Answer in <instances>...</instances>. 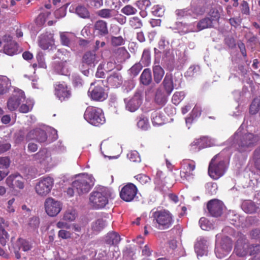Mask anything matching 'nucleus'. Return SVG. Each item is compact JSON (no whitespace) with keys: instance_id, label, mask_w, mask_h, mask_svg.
<instances>
[{"instance_id":"61","label":"nucleus","mask_w":260,"mask_h":260,"mask_svg":"<svg viewBox=\"0 0 260 260\" xmlns=\"http://www.w3.org/2000/svg\"><path fill=\"white\" fill-rule=\"evenodd\" d=\"M20 243L21 244V248L24 251H27L30 250L32 247V244L25 240H20Z\"/></svg>"},{"instance_id":"62","label":"nucleus","mask_w":260,"mask_h":260,"mask_svg":"<svg viewBox=\"0 0 260 260\" xmlns=\"http://www.w3.org/2000/svg\"><path fill=\"white\" fill-rule=\"evenodd\" d=\"M260 252V245H250L248 253L250 255H255Z\"/></svg>"},{"instance_id":"57","label":"nucleus","mask_w":260,"mask_h":260,"mask_svg":"<svg viewBox=\"0 0 260 260\" xmlns=\"http://www.w3.org/2000/svg\"><path fill=\"white\" fill-rule=\"evenodd\" d=\"M207 191L210 194H215L217 189V185L216 183L209 182L206 185Z\"/></svg>"},{"instance_id":"13","label":"nucleus","mask_w":260,"mask_h":260,"mask_svg":"<svg viewBox=\"0 0 260 260\" xmlns=\"http://www.w3.org/2000/svg\"><path fill=\"white\" fill-rule=\"evenodd\" d=\"M54 89L55 95L60 101H64L70 98V88L64 82H56L54 85Z\"/></svg>"},{"instance_id":"41","label":"nucleus","mask_w":260,"mask_h":260,"mask_svg":"<svg viewBox=\"0 0 260 260\" xmlns=\"http://www.w3.org/2000/svg\"><path fill=\"white\" fill-rule=\"evenodd\" d=\"M151 61L150 51L149 49H144L142 55L141 63L143 66H148L150 64Z\"/></svg>"},{"instance_id":"53","label":"nucleus","mask_w":260,"mask_h":260,"mask_svg":"<svg viewBox=\"0 0 260 260\" xmlns=\"http://www.w3.org/2000/svg\"><path fill=\"white\" fill-rule=\"evenodd\" d=\"M111 44L113 46H118L124 44L125 40L121 36L114 37L111 38Z\"/></svg>"},{"instance_id":"27","label":"nucleus","mask_w":260,"mask_h":260,"mask_svg":"<svg viewBox=\"0 0 260 260\" xmlns=\"http://www.w3.org/2000/svg\"><path fill=\"white\" fill-rule=\"evenodd\" d=\"M162 84L166 93L169 95L175 87L173 82L172 76L167 74L165 77Z\"/></svg>"},{"instance_id":"36","label":"nucleus","mask_w":260,"mask_h":260,"mask_svg":"<svg viewBox=\"0 0 260 260\" xmlns=\"http://www.w3.org/2000/svg\"><path fill=\"white\" fill-rule=\"evenodd\" d=\"M108 221L103 218H99L93 222L92 229L95 232H99L102 230L107 224Z\"/></svg>"},{"instance_id":"14","label":"nucleus","mask_w":260,"mask_h":260,"mask_svg":"<svg viewBox=\"0 0 260 260\" xmlns=\"http://www.w3.org/2000/svg\"><path fill=\"white\" fill-rule=\"evenodd\" d=\"M24 182L23 178L18 173L10 175L5 180L6 185L12 189H23L24 187Z\"/></svg>"},{"instance_id":"12","label":"nucleus","mask_w":260,"mask_h":260,"mask_svg":"<svg viewBox=\"0 0 260 260\" xmlns=\"http://www.w3.org/2000/svg\"><path fill=\"white\" fill-rule=\"evenodd\" d=\"M137 192L138 189L136 186L133 183H128L122 188L120 192V197L123 201L129 202L136 198Z\"/></svg>"},{"instance_id":"59","label":"nucleus","mask_w":260,"mask_h":260,"mask_svg":"<svg viewBox=\"0 0 260 260\" xmlns=\"http://www.w3.org/2000/svg\"><path fill=\"white\" fill-rule=\"evenodd\" d=\"M40 224L39 218L37 217H33L29 219L28 221L29 226L32 229H37Z\"/></svg>"},{"instance_id":"34","label":"nucleus","mask_w":260,"mask_h":260,"mask_svg":"<svg viewBox=\"0 0 260 260\" xmlns=\"http://www.w3.org/2000/svg\"><path fill=\"white\" fill-rule=\"evenodd\" d=\"M75 13L80 18L87 19L90 17V13L87 8L83 5H78L75 9Z\"/></svg>"},{"instance_id":"2","label":"nucleus","mask_w":260,"mask_h":260,"mask_svg":"<svg viewBox=\"0 0 260 260\" xmlns=\"http://www.w3.org/2000/svg\"><path fill=\"white\" fill-rule=\"evenodd\" d=\"M223 151L216 155L211 160L208 167L209 175L216 180L222 176L227 169L229 156L224 157Z\"/></svg>"},{"instance_id":"52","label":"nucleus","mask_w":260,"mask_h":260,"mask_svg":"<svg viewBox=\"0 0 260 260\" xmlns=\"http://www.w3.org/2000/svg\"><path fill=\"white\" fill-rule=\"evenodd\" d=\"M127 158L133 162H140L141 158L139 153L136 151H131L127 154Z\"/></svg>"},{"instance_id":"11","label":"nucleus","mask_w":260,"mask_h":260,"mask_svg":"<svg viewBox=\"0 0 260 260\" xmlns=\"http://www.w3.org/2000/svg\"><path fill=\"white\" fill-rule=\"evenodd\" d=\"M102 81H99V84L94 86V83H91L90 87L88 90V95L91 99L96 101H103L107 99V93L105 92L104 89L100 85V83Z\"/></svg>"},{"instance_id":"22","label":"nucleus","mask_w":260,"mask_h":260,"mask_svg":"<svg viewBox=\"0 0 260 260\" xmlns=\"http://www.w3.org/2000/svg\"><path fill=\"white\" fill-rule=\"evenodd\" d=\"M100 55L96 54L95 51H89L83 55L82 63L90 67H94L100 60Z\"/></svg>"},{"instance_id":"8","label":"nucleus","mask_w":260,"mask_h":260,"mask_svg":"<svg viewBox=\"0 0 260 260\" xmlns=\"http://www.w3.org/2000/svg\"><path fill=\"white\" fill-rule=\"evenodd\" d=\"M53 184V179L50 177L41 178L35 186L36 192L39 196L45 197L51 191Z\"/></svg>"},{"instance_id":"19","label":"nucleus","mask_w":260,"mask_h":260,"mask_svg":"<svg viewBox=\"0 0 260 260\" xmlns=\"http://www.w3.org/2000/svg\"><path fill=\"white\" fill-rule=\"evenodd\" d=\"M47 135L45 131L41 128H36L30 131L26 136L28 141L35 140L39 143L45 142L47 140Z\"/></svg>"},{"instance_id":"30","label":"nucleus","mask_w":260,"mask_h":260,"mask_svg":"<svg viewBox=\"0 0 260 260\" xmlns=\"http://www.w3.org/2000/svg\"><path fill=\"white\" fill-rule=\"evenodd\" d=\"M216 244L217 245H222L221 247H230V252L232 249V241L228 236H224L221 238V234H217L216 236Z\"/></svg>"},{"instance_id":"5","label":"nucleus","mask_w":260,"mask_h":260,"mask_svg":"<svg viewBox=\"0 0 260 260\" xmlns=\"http://www.w3.org/2000/svg\"><path fill=\"white\" fill-rule=\"evenodd\" d=\"M84 117L89 123L96 126L103 124L106 121L102 109L93 106L86 108Z\"/></svg>"},{"instance_id":"31","label":"nucleus","mask_w":260,"mask_h":260,"mask_svg":"<svg viewBox=\"0 0 260 260\" xmlns=\"http://www.w3.org/2000/svg\"><path fill=\"white\" fill-rule=\"evenodd\" d=\"M94 29L101 36H105L108 34L107 23L103 20H99L94 24Z\"/></svg>"},{"instance_id":"37","label":"nucleus","mask_w":260,"mask_h":260,"mask_svg":"<svg viewBox=\"0 0 260 260\" xmlns=\"http://www.w3.org/2000/svg\"><path fill=\"white\" fill-rule=\"evenodd\" d=\"M168 96L160 89H158L156 92L155 101L158 105H164L167 101Z\"/></svg>"},{"instance_id":"55","label":"nucleus","mask_w":260,"mask_h":260,"mask_svg":"<svg viewBox=\"0 0 260 260\" xmlns=\"http://www.w3.org/2000/svg\"><path fill=\"white\" fill-rule=\"evenodd\" d=\"M201 142V140H199V139H195L190 145V150L192 152H197L201 149L203 145L200 143Z\"/></svg>"},{"instance_id":"7","label":"nucleus","mask_w":260,"mask_h":260,"mask_svg":"<svg viewBox=\"0 0 260 260\" xmlns=\"http://www.w3.org/2000/svg\"><path fill=\"white\" fill-rule=\"evenodd\" d=\"M32 159L35 162L46 171L54 167V162L51 157V152L48 149L44 148L40 150L32 156Z\"/></svg>"},{"instance_id":"26","label":"nucleus","mask_w":260,"mask_h":260,"mask_svg":"<svg viewBox=\"0 0 260 260\" xmlns=\"http://www.w3.org/2000/svg\"><path fill=\"white\" fill-rule=\"evenodd\" d=\"M11 87L10 79L6 76L0 75V95L7 93Z\"/></svg>"},{"instance_id":"25","label":"nucleus","mask_w":260,"mask_h":260,"mask_svg":"<svg viewBox=\"0 0 260 260\" xmlns=\"http://www.w3.org/2000/svg\"><path fill=\"white\" fill-rule=\"evenodd\" d=\"M53 68L54 71L60 75H68L69 72L66 61H56L53 63Z\"/></svg>"},{"instance_id":"50","label":"nucleus","mask_w":260,"mask_h":260,"mask_svg":"<svg viewBox=\"0 0 260 260\" xmlns=\"http://www.w3.org/2000/svg\"><path fill=\"white\" fill-rule=\"evenodd\" d=\"M199 139V140H201L200 143L203 145L202 148L207 147H211L214 145V140L210 138L207 137H203Z\"/></svg>"},{"instance_id":"9","label":"nucleus","mask_w":260,"mask_h":260,"mask_svg":"<svg viewBox=\"0 0 260 260\" xmlns=\"http://www.w3.org/2000/svg\"><path fill=\"white\" fill-rule=\"evenodd\" d=\"M44 206L46 213L51 217L56 216L62 209V203L52 198H47Z\"/></svg>"},{"instance_id":"6","label":"nucleus","mask_w":260,"mask_h":260,"mask_svg":"<svg viewBox=\"0 0 260 260\" xmlns=\"http://www.w3.org/2000/svg\"><path fill=\"white\" fill-rule=\"evenodd\" d=\"M94 179L91 175L83 174L79 176L73 182L72 186L79 194L87 193L94 183Z\"/></svg>"},{"instance_id":"18","label":"nucleus","mask_w":260,"mask_h":260,"mask_svg":"<svg viewBox=\"0 0 260 260\" xmlns=\"http://www.w3.org/2000/svg\"><path fill=\"white\" fill-rule=\"evenodd\" d=\"M195 162L191 160H185L182 162V170L180 176L182 178L188 179L193 175V171L195 169Z\"/></svg>"},{"instance_id":"60","label":"nucleus","mask_w":260,"mask_h":260,"mask_svg":"<svg viewBox=\"0 0 260 260\" xmlns=\"http://www.w3.org/2000/svg\"><path fill=\"white\" fill-rule=\"evenodd\" d=\"M254 159L255 167L260 170V146L254 151Z\"/></svg>"},{"instance_id":"48","label":"nucleus","mask_w":260,"mask_h":260,"mask_svg":"<svg viewBox=\"0 0 260 260\" xmlns=\"http://www.w3.org/2000/svg\"><path fill=\"white\" fill-rule=\"evenodd\" d=\"M121 12L126 15L129 16L136 14L137 10L132 6L127 5L121 9Z\"/></svg>"},{"instance_id":"35","label":"nucleus","mask_w":260,"mask_h":260,"mask_svg":"<svg viewBox=\"0 0 260 260\" xmlns=\"http://www.w3.org/2000/svg\"><path fill=\"white\" fill-rule=\"evenodd\" d=\"M222 245L216 244L215 253L218 258L221 259L226 256L230 253V247H223Z\"/></svg>"},{"instance_id":"45","label":"nucleus","mask_w":260,"mask_h":260,"mask_svg":"<svg viewBox=\"0 0 260 260\" xmlns=\"http://www.w3.org/2000/svg\"><path fill=\"white\" fill-rule=\"evenodd\" d=\"M185 93L183 91L175 92L172 99L173 103L174 105H178L184 98Z\"/></svg>"},{"instance_id":"56","label":"nucleus","mask_w":260,"mask_h":260,"mask_svg":"<svg viewBox=\"0 0 260 260\" xmlns=\"http://www.w3.org/2000/svg\"><path fill=\"white\" fill-rule=\"evenodd\" d=\"M138 126L143 129L146 130L149 127L148 119L146 117H141L137 122Z\"/></svg>"},{"instance_id":"23","label":"nucleus","mask_w":260,"mask_h":260,"mask_svg":"<svg viewBox=\"0 0 260 260\" xmlns=\"http://www.w3.org/2000/svg\"><path fill=\"white\" fill-rule=\"evenodd\" d=\"M207 240L205 238L198 239L194 245V250L197 256H202L207 252Z\"/></svg>"},{"instance_id":"10","label":"nucleus","mask_w":260,"mask_h":260,"mask_svg":"<svg viewBox=\"0 0 260 260\" xmlns=\"http://www.w3.org/2000/svg\"><path fill=\"white\" fill-rule=\"evenodd\" d=\"M25 99L24 92L19 89H15L13 94L8 99L7 107L11 111L16 110Z\"/></svg>"},{"instance_id":"20","label":"nucleus","mask_w":260,"mask_h":260,"mask_svg":"<svg viewBox=\"0 0 260 260\" xmlns=\"http://www.w3.org/2000/svg\"><path fill=\"white\" fill-rule=\"evenodd\" d=\"M39 45L44 50L48 49L54 45L53 35L51 33L46 32L39 37Z\"/></svg>"},{"instance_id":"15","label":"nucleus","mask_w":260,"mask_h":260,"mask_svg":"<svg viewBox=\"0 0 260 260\" xmlns=\"http://www.w3.org/2000/svg\"><path fill=\"white\" fill-rule=\"evenodd\" d=\"M250 245L247 239L244 236L241 237L236 242L234 251L239 256H245L248 254Z\"/></svg>"},{"instance_id":"58","label":"nucleus","mask_w":260,"mask_h":260,"mask_svg":"<svg viewBox=\"0 0 260 260\" xmlns=\"http://www.w3.org/2000/svg\"><path fill=\"white\" fill-rule=\"evenodd\" d=\"M143 65L141 63H136L129 70L130 73L134 76L138 75L142 69Z\"/></svg>"},{"instance_id":"54","label":"nucleus","mask_w":260,"mask_h":260,"mask_svg":"<svg viewBox=\"0 0 260 260\" xmlns=\"http://www.w3.org/2000/svg\"><path fill=\"white\" fill-rule=\"evenodd\" d=\"M11 160L8 156L0 157V169H7L10 166Z\"/></svg>"},{"instance_id":"44","label":"nucleus","mask_w":260,"mask_h":260,"mask_svg":"<svg viewBox=\"0 0 260 260\" xmlns=\"http://www.w3.org/2000/svg\"><path fill=\"white\" fill-rule=\"evenodd\" d=\"M114 11L109 9H103L99 10L97 14L100 17L103 18H110L114 16Z\"/></svg>"},{"instance_id":"64","label":"nucleus","mask_w":260,"mask_h":260,"mask_svg":"<svg viewBox=\"0 0 260 260\" xmlns=\"http://www.w3.org/2000/svg\"><path fill=\"white\" fill-rule=\"evenodd\" d=\"M137 5L140 9H146L151 5L149 0L138 1Z\"/></svg>"},{"instance_id":"4","label":"nucleus","mask_w":260,"mask_h":260,"mask_svg":"<svg viewBox=\"0 0 260 260\" xmlns=\"http://www.w3.org/2000/svg\"><path fill=\"white\" fill-rule=\"evenodd\" d=\"M152 217L154 226L158 230L169 229L173 223L172 215L167 210L152 211Z\"/></svg>"},{"instance_id":"29","label":"nucleus","mask_w":260,"mask_h":260,"mask_svg":"<svg viewBox=\"0 0 260 260\" xmlns=\"http://www.w3.org/2000/svg\"><path fill=\"white\" fill-rule=\"evenodd\" d=\"M108 83L113 87H118L122 83V77L118 73H114L107 78Z\"/></svg>"},{"instance_id":"38","label":"nucleus","mask_w":260,"mask_h":260,"mask_svg":"<svg viewBox=\"0 0 260 260\" xmlns=\"http://www.w3.org/2000/svg\"><path fill=\"white\" fill-rule=\"evenodd\" d=\"M140 80L141 83L144 85H148L152 80L151 72L149 69H145L142 72Z\"/></svg>"},{"instance_id":"3","label":"nucleus","mask_w":260,"mask_h":260,"mask_svg":"<svg viewBox=\"0 0 260 260\" xmlns=\"http://www.w3.org/2000/svg\"><path fill=\"white\" fill-rule=\"evenodd\" d=\"M112 190L106 187H98L90 194L89 200L91 205L96 209L104 207L110 198H113Z\"/></svg>"},{"instance_id":"17","label":"nucleus","mask_w":260,"mask_h":260,"mask_svg":"<svg viewBox=\"0 0 260 260\" xmlns=\"http://www.w3.org/2000/svg\"><path fill=\"white\" fill-rule=\"evenodd\" d=\"M207 208L210 214L214 217L221 215L224 208L223 203L217 199L210 201L207 205Z\"/></svg>"},{"instance_id":"39","label":"nucleus","mask_w":260,"mask_h":260,"mask_svg":"<svg viewBox=\"0 0 260 260\" xmlns=\"http://www.w3.org/2000/svg\"><path fill=\"white\" fill-rule=\"evenodd\" d=\"M120 241L119 235L116 233H110L106 237V241L110 244H117Z\"/></svg>"},{"instance_id":"42","label":"nucleus","mask_w":260,"mask_h":260,"mask_svg":"<svg viewBox=\"0 0 260 260\" xmlns=\"http://www.w3.org/2000/svg\"><path fill=\"white\" fill-rule=\"evenodd\" d=\"M152 122L154 125H160L165 123V119L160 113L156 112L152 115Z\"/></svg>"},{"instance_id":"63","label":"nucleus","mask_w":260,"mask_h":260,"mask_svg":"<svg viewBox=\"0 0 260 260\" xmlns=\"http://www.w3.org/2000/svg\"><path fill=\"white\" fill-rule=\"evenodd\" d=\"M135 178L142 184H146L150 181V178L144 174L137 175L135 176Z\"/></svg>"},{"instance_id":"16","label":"nucleus","mask_w":260,"mask_h":260,"mask_svg":"<svg viewBox=\"0 0 260 260\" xmlns=\"http://www.w3.org/2000/svg\"><path fill=\"white\" fill-rule=\"evenodd\" d=\"M125 108L131 112H134L137 110L142 104V98L139 92H137L129 99L124 100Z\"/></svg>"},{"instance_id":"46","label":"nucleus","mask_w":260,"mask_h":260,"mask_svg":"<svg viewBox=\"0 0 260 260\" xmlns=\"http://www.w3.org/2000/svg\"><path fill=\"white\" fill-rule=\"evenodd\" d=\"M70 34L67 32H60L59 36L61 43L62 45L70 46L71 44Z\"/></svg>"},{"instance_id":"40","label":"nucleus","mask_w":260,"mask_h":260,"mask_svg":"<svg viewBox=\"0 0 260 260\" xmlns=\"http://www.w3.org/2000/svg\"><path fill=\"white\" fill-rule=\"evenodd\" d=\"M77 216V213L73 208L68 209L64 213L63 220L68 221H74Z\"/></svg>"},{"instance_id":"49","label":"nucleus","mask_w":260,"mask_h":260,"mask_svg":"<svg viewBox=\"0 0 260 260\" xmlns=\"http://www.w3.org/2000/svg\"><path fill=\"white\" fill-rule=\"evenodd\" d=\"M129 24L135 29L139 28L142 26V22L138 17H131L129 20Z\"/></svg>"},{"instance_id":"43","label":"nucleus","mask_w":260,"mask_h":260,"mask_svg":"<svg viewBox=\"0 0 260 260\" xmlns=\"http://www.w3.org/2000/svg\"><path fill=\"white\" fill-rule=\"evenodd\" d=\"M201 228L203 230L208 231L213 229V225L206 218L202 217L199 220Z\"/></svg>"},{"instance_id":"47","label":"nucleus","mask_w":260,"mask_h":260,"mask_svg":"<svg viewBox=\"0 0 260 260\" xmlns=\"http://www.w3.org/2000/svg\"><path fill=\"white\" fill-rule=\"evenodd\" d=\"M259 106L260 98H256L254 99L250 106V113L252 114L256 113L259 110Z\"/></svg>"},{"instance_id":"32","label":"nucleus","mask_w":260,"mask_h":260,"mask_svg":"<svg viewBox=\"0 0 260 260\" xmlns=\"http://www.w3.org/2000/svg\"><path fill=\"white\" fill-rule=\"evenodd\" d=\"M242 209L246 213H253L257 209V206L250 200L245 201L242 204Z\"/></svg>"},{"instance_id":"24","label":"nucleus","mask_w":260,"mask_h":260,"mask_svg":"<svg viewBox=\"0 0 260 260\" xmlns=\"http://www.w3.org/2000/svg\"><path fill=\"white\" fill-rule=\"evenodd\" d=\"M213 15L212 16L214 18L210 19L209 18H205L201 20L197 24L198 30L197 31L201 30L203 29L210 27L212 25V21L215 19H217L219 18V15L217 11L213 12Z\"/></svg>"},{"instance_id":"33","label":"nucleus","mask_w":260,"mask_h":260,"mask_svg":"<svg viewBox=\"0 0 260 260\" xmlns=\"http://www.w3.org/2000/svg\"><path fill=\"white\" fill-rule=\"evenodd\" d=\"M5 225V220L3 218H0V243L3 246L6 245L8 240V234L4 230Z\"/></svg>"},{"instance_id":"1","label":"nucleus","mask_w":260,"mask_h":260,"mask_svg":"<svg viewBox=\"0 0 260 260\" xmlns=\"http://www.w3.org/2000/svg\"><path fill=\"white\" fill-rule=\"evenodd\" d=\"M260 141V135L252 133H242L240 127L228 140V143L240 152L251 151Z\"/></svg>"},{"instance_id":"51","label":"nucleus","mask_w":260,"mask_h":260,"mask_svg":"<svg viewBox=\"0 0 260 260\" xmlns=\"http://www.w3.org/2000/svg\"><path fill=\"white\" fill-rule=\"evenodd\" d=\"M34 102L31 100H27L26 103L22 104L19 109V111L22 113H27L29 112L32 108Z\"/></svg>"},{"instance_id":"28","label":"nucleus","mask_w":260,"mask_h":260,"mask_svg":"<svg viewBox=\"0 0 260 260\" xmlns=\"http://www.w3.org/2000/svg\"><path fill=\"white\" fill-rule=\"evenodd\" d=\"M153 73L154 81L157 83H159L164 76L165 71L159 65L158 62H154L153 67Z\"/></svg>"},{"instance_id":"21","label":"nucleus","mask_w":260,"mask_h":260,"mask_svg":"<svg viewBox=\"0 0 260 260\" xmlns=\"http://www.w3.org/2000/svg\"><path fill=\"white\" fill-rule=\"evenodd\" d=\"M4 51L5 53L10 56L14 55L20 52L17 44L12 40V37L10 36L7 37V42L4 45Z\"/></svg>"}]
</instances>
